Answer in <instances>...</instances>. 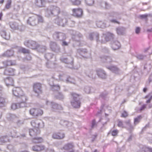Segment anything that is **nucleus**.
<instances>
[{"mask_svg": "<svg viewBox=\"0 0 152 152\" xmlns=\"http://www.w3.org/2000/svg\"><path fill=\"white\" fill-rule=\"evenodd\" d=\"M117 33L118 34H120V33H119V31H120V30L119 29H117Z\"/></svg>", "mask_w": 152, "mask_h": 152, "instance_id": "obj_44", "label": "nucleus"}, {"mask_svg": "<svg viewBox=\"0 0 152 152\" xmlns=\"http://www.w3.org/2000/svg\"><path fill=\"white\" fill-rule=\"evenodd\" d=\"M128 116V114L127 113L126 111H124L121 114V117L126 118Z\"/></svg>", "mask_w": 152, "mask_h": 152, "instance_id": "obj_32", "label": "nucleus"}, {"mask_svg": "<svg viewBox=\"0 0 152 152\" xmlns=\"http://www.w3.org/2000/svg\"><path fill=\"white\" fill-rule=\"evenodd\" d=\"M97 152V151L96 150H95L94 151V152Z\"/></svg>", "mask_w": 152, "mask_h": 152, "instance_id": "obj_49", "label": "nucleus"}, {"mask_svg": "<svg viewBox=\"0 0 152 152\" xmlns=\"http://www.w3.org/2000/svg\"><path fill=\"white\" fill-rule=\"evenodd\" d=\"M73 15L77 18L82 16L83 11L80 8L73 9L72 10Z\"/></svg>", "mask_w": 152, "mask_h": 152, "instance_id": "obj_6", "label": "nucleus"}, {"mask_svg": "<svg viewBox=\"0 0 152 152\" xmlns=\"http://www.w3.org/2000/svg\"><path fill=\"white\" fill-rule=\"evenodd\" d=\"M70 152H74V151L73 150H72Z\"/></svg>", "mask_w": 152, "mask_h": 152, "instance_id": "obj_50", "label": "nucleus"}, {"mask_svg": "<svg viewBox=\"0 0 152 152\" xmlns=\"http://www.w3.org/2000/svg\"><path fill=\"white\" fill-rule=\"evenodd\" d=\"M140 28L139 27H137L136 29V33L137 34H138L140 32Z\"/></svg>", "mask_w": 152, "mask_h": 152, "instance_id": "obj_36", "label": "nucleus"}, {"mask_svg": "<svg viewBox=\"0 0 152 152\" xmlns=\"http://www.w3.org/2000/svg\"><path fill=\"white\" fill-rule=\"evenodd\" d=\"M148 16L147 14H145L141 15L140 16V17L141 18H146Z\"/></svg>", "mask_w": 152, "mask_h": 152, "instance_id": "obj_34", "label": "nucleus"}, {"mask_svg": "<svg viewBox=\"0 0 152 152\" xmlns=\"http://www.w3.org/2000/svg\"><path fill=\"white\" fill-rule=\"evenodd\" d=\"M56 98L57 99H60L59 98V97L57 96H56Z\"/></svg>", "mask_w": 152, "mask_h": 152, "instance_id": "obj_48", "label": "nucleus"}, {"mask_svg": "<svg viewBox=\"0 0 152 152\" xmlns=\"http://www.w3.org/2000/svg\"><path fill=\"white\" fill-rule=\"evenodd\" d=\"M1 36L6 39H7L9 38V36L7 35L6 32L5 31H2L1 32Z\"/></svg>", "mask_w": 152, "mask_h": 152, "instance_id": "obj_26", "label": "nucleus"}, {"mask_svg": "<svg viewBox=\"0 0 152 152\" xmlns=\"http://www.w3.org/2000/svg\"><path fill=\"white\" fill-rule=\"evenodd\" d=\"M64 134L61 132L54 133L52 135L53 138L55 139H60L64 138Z\"/></svg>", "mask_w": 152, "mask_h": 152, "instance_id": "obj_10", "label": "nucleus"}, {"mask_svg": "<svg viewBox=\"0 0 152 152\" xmlns=\"http://www.w3.org/2000/svg\"><path fill=\"white\" fill-rule=\"evenodd\" d=\"M11 28L14 29H18V26L16 25L15 23H12L10 24Z\"/></svg>", "mask_w": 152, "mask_h": 152, "instance_id": "obj_24", "label": "nucleus"}, {"mask_svg": "<svg viewBox=\"0 0 152 152\" xmlns=\"http://www.w3.org/2000/svg\"><path fill=\"white\" fill-rule=\"evenodd\" d=\"M46 4V2L43 0H36L35 2L36 5L39 7H44Z\"/></svg>", "mask_w": 152, "mask_h": 152, "instance_id": "obj_13", "label": "nucleus"}, {"mask_svg": "<svg viewBox=\"0 0 152 152\" xmlns=\"http://www.w3.org/2000/svg\"><path fill=\"white\" fill-rule=\"evenodd\" d=\"M101 23V22H97V23H96V24L97 26L98 27H101V26H99V23Z\"/></svg>", "mask_w": 152, "mask_h": 152, "instance_id": "obj_41", "label": "nucleus"}, {"mask_svg": "<svg viewBox=\"0 0 152 152\" xmlns=\"http://www.w3.org/2000/svg\"><path fill=\"white\" fill-rule=\"evenodd\" d=\"M43 141V139L41 137H35L33 139V142L34 143H39Z\"/></svg>", "mask_w": 152, "mask_h": 152, "instance_id": "obj_19", "label": "nucleus"}, {"mask_svg": "<svg viewBox=\"0 0 152 152\" xmlns=\"http://www.w3.org/2000/svg\"><path fill=\"white\" fill-rule=\"evenodd\" d=\"M13 94L15 96L21 97L22 99L20 103H26L27 100L26 96L25 95L23 91L19 87L14 88L13 89Z\"/></svg>", "mask_w": 152, "mask_h": 152, "instance_id": "obj_2", "label": "nucleus"}, {"mask_svg": "<svg viewBox=\"0 0 152 152\" xmlns=\"http://www.w3.org/2000/svg\"><path fill=\"white\" fill-rule=\"evenodd\" d=\"M86 4L88 6H91L94 3V0H85Z\"/></svg>", "mask_w": 152, "mask_h": 152, "instance_id": "obj_25", "label": "nucleus"}, {"mask_svg": "<svg viewBox=\"0 0 152 152\" xmlns=\"http://www.w3.org/2000/svg\"><path fill=\"white\" fill-rule=\"evenodd\" d=\"M2 116V114L0 112V118H1Z\"/></svg>", "mask_w": 152, "mask_h": 152, "instance_id": "obj_46", "label": "nucleus"}, {"mask_svg": "<svg viewBox=\"0 0 152 152\" xmlns=\"http://www.w3.org/2000/svg\"><path fill=\"white\" fill-rule=\"evenodd\" d=\"M11 0H7L5 4V8L7 9H10L11 7Z\"/></svg>", "mask_w": 152, "mask_h": 152, "instance_id": "obj_23", "label": "nucleus"}, {"mask_svg": "<svg viewBox=\"0 0 152 152\" xmlns=\"http://www.w3.org/2000/svg\"><path fill=\"white\" fill-rule=\"evenodd\" d=\"M120 46V44L118 42H115L113 43L112 45V48L113 49L115 50L119 49Z\"/></svg>", "mask_w": 152, "mask_h": 152, "instance_id": "obj_17", "label": "nucleus"}, {"mask_svg": "<svg viewBox=\"0 0 152 152\" xmlns=\"http://www.w3.org/2000/svg\"><path fill=\"white\" fill-rule=\"evenodd\" d=\"M68 45L67 43L65 41H63L62 42V45Z\"/></svg>", "mask_w": 152, "mask_h": 152, "instance_id": "obj_39", "label": "nucleus"}, {"mask_svg": "<svg viewBox=\"0 0 152 152\" xmlns=\"http://www.w3.org/2000/svg\"><path fill=\"white\" fill-rule=\"evenodd\" d=\"M108 68L110 70L114 72L117 71L118 70V68L115 66H112L108 67Z\"/></svg>", "mask_w": 152, "mask_h": 152, "instance_id": "obj_27", "label": "nucleus"}, {"mask_svg": "<svg viewBox=\"0 0 152 152\" xmlns=\"http://www.w3.org/2000/svg\"><path fill=\"white\" fill-rule=\"evenodd\" d=\"M142 118V116L141 115L138 116L137 117L134 118V123H135L139 122Z\"/></svg>", "mask_w": 152, "mask_h": 152, "instance_id": "obj_28", "label": "nucleus"}, {"mask_svg": "<svg viewBox=\"0 0 152 152\" xmlns=\"http://www.w3.org/2000/svg\"><path fill=\"white\" fill-rule=\"evenodd\" d=\"M117 126L118 127L122 128H126V126L124 125L123 121L120 120H118L117 121Z\"/></svg>", "mask_w": 152, "mask_h": 152, "instance_id": "obj_20", "label": "nucleus"}, {"mask_svg": "<svg viewBox=\"0 0 152 152\" xmlns=\"http://www.w3.org/2000/svg\"><path fill=\"white\" fill-rule=\"evenodd\" d=\"M18 107V105L17 104L15 103L12 104L11 106V109L13 110H15Z\"/></svg>", "mask_w": 152, "mask_h": 152, "instance_id": "obj_31", "label": "nucleus"}, {"mask_svg": "<svg viewBox=\"0 0 152 152\" xmlns=\"http://www.w3.org/2000/svg\"><path fill=\"white\" fill-rule=\"evenodd\" d=\"M4 1V0H0V4H2Z\"/></svg>", "mask_w": 152, "mask_h": 152, "instance_id": "obj_40", "label": "nucleus"}, {"mask_svg": "<svg viewBox=\"0 0 152 152\" xmlns=\"http://www.w3.org/2000/svg\"><path fill=\"white\" fill-rule=\"evenodd\" d=\"M73 5L78 6L81 4V1L80 0H69Z\"/></svg>", "mask_w": 152, "mask_h": 152, "instance_id": "obj_15", "label": "nucleus"}, {"mask_svg": "<svg viewBox=\"0 0 152 152\" xmlns=\"http://www.w3.org/2000/svg\"><path fill=\"white\" fill-rule=\"evenodd\" d=\"M3 64L5 67L9 66H11L14 64L11 61H6L3 62Z\"/></svg>", "mask_w": 152, "mask_h": 152, "instance_id": "obj_16", "label": "nucleus"}, {"mask_svg": "<svg viewBox=\"0 0 152 152\" xmlns=\"http://www.w3.org/2000/svg\"><path fill=\"white\" fill-rule=\"evenodd\" d=\"M5 103V99L2 97L0 96V107L4 106Z\"/></svg>", "mask_w": 152, "mask_h": 152, "instance_id": "obj_22", "label": "nucleus"}, {"mask_svg": "<svg viewBox=\"0 0 152 152\" xmlns=\"http://www.w3.org/2000/svg\"><path fill=\"white\" fill-rule=\"evenodd\" d=\"M58 87L59 89H60V87L59 86H58Z\"/></svg>", "mask_w": 152, "mask_h": 152, "instance_id": "obj_51", "label": "nucleus"}, {"mask_svg": "<svg viewBox=\"0 0 152 152\" xmlns=\"http://www.w3.org/2000/svg\"><path fill=\"white\" fill-rule=\"evenodd\" d=\"M72 146L70 144H68L65 145L64 147V148L66 150H69L70 148H72Z\"/></svg>", "mask_w": 152, "mask_h": 152, "instance_id": "obj_30", "label": "nucleus"}, {"mask_svg": "<svg viewBox=\"0 0 152 152\" xmlns=\"http://www.w3.org/2000/svg\"><path fill=\"white\" fill-rule=\"evenodd\" d=\"M44 20L42 16L36 15L29 17L27 20V23L32 26H35L40 23L44 22Z\"/></svg>", "mask_w": 152, "mask_h": 152, "instance_id": "obj_1", "label": "nucleus"}, {"mask_svg": "<svg viewBox=\"0 0 152 152\" xmlns=\"http://www.w3.org/2000/svg\"><path fill=\"white\" fill-rule=\"evenodd\" d=\"M71 103L72 105L75 108H78L80 107V102L79 100H77L74 99Z\"/></svg>", "mask_w": 152, "mask_h": 152, "instance_id": "obj_12", "label": "nucleus"}, {"mask_svg": "<svg viewBox=\"0 0 152 152\" xmlns=\"http://www.w3.org/2000/svg\"><path fill=\"white\" fill-rule=\"evenodd\" d=\"M21 51L23 53H29V51L28 50L25 48H22L21 49Z\"/></svg>", "mask_w": 152, "mask_h": 152, "instance_id": "obj_33", "label": "nucleus"}, {"mask_svg": "<svg viewBox=\"0 0 152 152\" xmlns=\"http://www.w3.org/2000/svg\"><path fill=\"white\" fill-rule=\"evenodd\" d=\"M30 114L32 116L37 118L42 115L43 113L42 110L39 108H32L29 110Z\"/></svg>", "mask_w": 152, "mask_h": 152, "instance_id": "obj_3", "label": "nucleus"}, {"mask_svg": "<svg viewBox=\"0 0 152 152\" xmlns=\"http://www.w3.org/2000/svg\"><path fill=\"white\" fill-rule=\"evenodd\" d=\"M147 91V88H144L143 89V91L144 92H145Z\"/></svg>", "mask_w": 152, "mask_h": 152, "instance_id": "obj_42", "label": "nucleus"}, {"mask_svg": "<svg viewBox=\"0 0 152 152\" xmlns=\"http://www.w3.org/2000/svg\"><path fill=\"white\" fill-rule=\"evenodd\" d=\"M13 51L12 50H7L4 53L2 56L3 57H10L13 56Z\"/></svg>", "mask_w": 152, "mask_h": 152, "instance_id": "obj_14", "label": "nucleus"}, {"mask_svg": "<svg viewBox=\"0 0 152 152\" xmlns=\"http://www.w3.org/2000/svg\"><path fill=\"white\" fill-rule=\"evenodd\" d=\"M144 98L145 99H148L146 101L147 103H150L152 99V95L150 94H149L147 95H146L144 97Z\"/></svg>", "mask_w": 152, "mask_h": 152, "instance_id": "obj_21", "label": "nucleus"}, {"mask_svg": "<svg viewBox=\"0 0 152 152\" xmlns=\"http://www.w3.org/2000/svg\"><path fill=\"white\" fill-rule=\"evenodd\" d=\"M111 22L113 23H116L118 24H119V23L117 21L115 20H111Z\"/></svg>", "mask_w": 152, "mask_h": 152, "instance_id": "obj_38", "label": "nucleus"}, {"mask_svg": "<svg viewBox=\"0 0 152 152\" xmlns=\"http://www.w3.org/2000/svg\"><path fill=\"white\" fill-rule=\"evenodd\" d=\"M126 126H128V127H127V130H130V129H133V127L131 124L130 120H128L124 122Z\"/></svg>", "mask_w": 152, "mask_h": 152, "instance_id": "obj_18", "label": "nucleus"}, {"mask_svg": "<svg viewBox=\"0 0 152 152\" xmlns=\"http://www.w3.org/2000/svg\"><path fill=\"white\" fill-rule=\"evenodd\" d=\"M29 134L31 136H36L40 133V130L37 129H31L29 130Z\"/></svg>", "mask_w": 152, "mask_h": 152, "instance_id": "obj_11", "label": "nucleus"}, {"mask_svg": "<svg viewBox=\"0 0 152 152\" xmlns=\"http://www.w3.org/2000/svg\"><path fill=\"white\" fill-rule=\"evenodd\" d=\"M59 95L61 96H62V95L61 94H59Z\"/></svg>", "mask_w": 152, "mask_h": 152, "instance_id": "obj_47", "label": "nucleus"}, {"mask_svg": "<svg viewBox=\"0 0 152 152\" xmlns=\"http://www.w3.org/2000/svg\"><path fill=\"white\" fill-rule=\"evenodd\" d=\"M146 108V106L145 104H143L141 107L140 109V111L143 110L144 109Z\"/></svg>", "mask_w": 152, "mask_h": 152, "instance_id": "obj_35", "label": "nucleus"}, {"mask_svg": "<svg viewBox=\"0 0 152 152\" xmlns=\"http://www.w3.org/2000/svg\"><path fill=\"white\" fill-rule=\"evenodd\" d=\"M24 44L32 49H37L39 46V45L36 42L33 40L26 41L24 42Z\"/></svg>", "mask_w": 152, "mask_h": 152, "instance_id": "obj_5", "label": "nucleus"}, {"mask_svg": "<svg viewBox=\"0 0 152 152\" xmlns=\"http://www.w3.org/2000/svg\"><path fill=\"white\" fill-rule=\"evenodd\" d=\"M33 91L37 94L38 96H39L42 93V84L39 83H34L33 85Z\"/></svg>", "mask_w": 152, "mask_h": 152, "instance_id": "obj_4", "label": "nucleus"}, {"mask_svg": "<svg viewBox=\"0 0 152 152\" xmlns=\"http://www.w3.org/2000/svg\"><path fill=\"white\" fill-rule=\"evenodd\" d=\"M118 133V131L117 129H115L111 132V134L113 136H115L117 135Z\"/></svg>", "mask_w": 152, "mask_h": 152, "instance_id": "obj_29", "label": "nucleus"}, {"mask_svg": "<svg viewBox=\"0 0 152 152\" xmlns=\"http://www.w3.org/2000/svg\"><path fill=\"white\" fill-rule=\"evenodd\" d=\"M152 107V105L151 104H149L148 106L149 108H150Z\"/></svg>", "mask_w": 152, "mask_h": 152, "instance_id": "obj_45", "label": "nucleus"}, {"mask_svg": "<svg viewBox=\"0 0 152 152\" xmlns=\"http://www.w3.org/2000/svg\"><path fill=\"white\" fill-rule=\"evenodd\" d=\"M96 125V122L95 120H93L92 122V127L93 128Z\"/></svg>", "mask_w": 152, "mask_h": 152, "instance_id": "obj_37", "label": "nucleus"}, {"mask_svg": "<svg viewBox=\"0 0 152 152\" xmlns=\"http://www.w3.org/2000/svg\"><path fill=\"white\" fill-rule=\"evenodd\" d=\"M51 13L54 15H57L60 13V8L58 7H53L50 10Z\"/></svg>", "mask_w": 152, "mask_h": 152, "instance_id": "obj_9", "label": "nucleus"}, {"mask_svg": "<svg viewBox=\"0 0 152 152\" xmlns=\"http://www.w3.org/2000/svg\"><path fill=\"white\" fill-rule=\"evenodd\" d=\"M45 147L42 145H35L32 147V149L33 151L38 152L44 150Z\"/></svg>", "mask_w": 152, "mask_h": 152, "instance_id": "obj_8", "label": "nucleus"}, {"mask_svg": "<svg viewBox=\"0 0 152 152\" xmlns=\"http://www.w3.org/2000/svg\"><path fill=\"white\" fill-rule=\"evenodd\" d=\"M2 16V13L1 12V13H0V20H1V19Z\"/></svg>", "mask_w": 152, "mask_h": 152, "instance_id": "obj_43", "label": "nucleus"}, {"mask_svg": "<svg viewBox=\"0 0 152 152\" xmlns=\"http://www.w3.org/2000/svg\"><path fill=\"white\" fill-rule=\"evenodd\" d=\"M31 124L34 128L39 130H40V129L43 127L42 126V124H40L38 120L32 121L31 122Z\"/></svg>", "mask_w": 152, "mask_h": 152, "instance_id": "obj_7", "label": "nucleus"}]
</instances>
